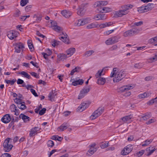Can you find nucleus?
I'll use <instances>...</instances> for the list:
<instances>
[{
  "mask_svg": "<svg viewBox=\"0 0 157 157\" xmlns=\"http://www.w3.org/2000/svg\"><path fill=\"white\" fill-rule=\"evenodd\" d=\"M133 6L131 5H124L122 7V10L115 12V14L118 17H121L124 15L128 13V11L129 9L132 8Z\"/></svg>",
  "mask_w": 157,
  "mask_h": 157,
  "instance_id": "nucleus-1",
  "label": "nucleus"
},
{
  "mask_svg": "<svg viewBox=\"0 0 157 157\" xmlns=\"http://www.w3.org/2000/svg\"><path fill=\"white\" fill-rule=\"evenodd\" d=\"M104 68L102 70H99L96 73L95 76L97 78H98L97 83L99 85H103L105 82L106 80L105 78L101 77L102 75H104L103 72Z\"/></svg>",
  "mask_w": 157,
  "mask_h": 157,
  "instance_id": "nucleus-2",
  "label": "nucleus"
},
{
  "mask_svg": "<svg viewBox=\"0 0 157 157\" xmlns=\"http://www.w3.org/2000/svg\"><path fill=\"white\" fill-rule=\"evenodd\" d=\"M125 75L126 74L124 71L117 72L114 76L115 77L113 78V81L114 82H118L124 78Z\"/></svg>",
  "mask_w": 157,
  "mask_h": 157,
  "instance_id": "nucleus-3",
  "label": "nucleus"
},
{
  "mask_svg": "<svg viewBox=\"0 0 157 157\" xmlns=\"http://www.w3.org/2000/svg\"><path fill=\"white\" fill-rule=\"evenodd\" d=\"M104 110V109L103 108H99L93 113L90 117V119L91 120L96 119L102 113Z\"/></svg>",
  "mask_w": 157,
  "mask_h": 157,
  "instance_id": "nucleus-4",
  "label": "nucleus"
},
{
  "mask_svg": "<svg viewBox=\"0 0 157 157\" xmlns=\"http://www.w3.org/2000/svg\"><path fill=\"white\" fill-rule=\"evenodd\" d=\"M10 139V138L6 139L3 143L4 150L6 152H9L11 150L12 147H13L12 145L9 144Z\"/></svg>",
  "mask_w": 157,
  "mask_h": 157,
  "instance_id": "nucleus-5",
  "label": "nucleus"
},
{
  "mask_svg": "<svg viewBox=\"0 0 157 157\" xmlns=\"http://www.w3.org/2000/svg\"><path fill=\"white\" fill-rule=\"evenodd\" d=\"M90 91V88L88 87H86L82 89L80 91V93L79 95L78 99H82Z\"/></svg>",
  "mask_w": 157,
  "mask_h": 157,
  "instance_id": "nucleus-6",
  "label": "nucleus"
},
{
  "mask_svg": "<svg viewBox=\"0 0 157 157\" xmlns=\"http://www.w3.org/2000/svg\"><path fill=\"white\" fill-rule=\"evenodd\" d=\"M18 34V32L17 31L11 30L8 32L7 36L10 39L12 40L16 37Z\"/></svg>",
  "mask_w": 157,
  "mask_h": 157,
  "instance_id": "nucleus-7",
  "label": "nucleus"
},
{
  "mask_svg": "<svg viewBox=\"0 0 157 157\" xmlns=\"http://www.w3.org/2000/svg\"><path fill=\"white\" fill-rule=\"evenodd\" d=\"M62 36L59 37V38L62 40L63 42L67 44H69L70 43L69 40L68 38H67V35L66 33L63 32H62V34H61Z\"/></svg>",
  "mask_w": 157,
  "mask_h": 157,
  "instance_id": "nucleus-8",
  "label": "nucleus"
},
{
  "mask_svg": "<svg viewBox=\"0 0 157 157\" xmlns=\"http://www.w3.org/2000/svg\"><path fill=\"white\" fill-rule=\"evenodd\" d=\"M24 47V45L22 43H20L18 44H16L14 48L15 52L17 53H19L21 50L23 49Z\"/></svg>",
  "mask_w": 157,
  "mask_h": 157,
  "instance_id": "nucleus-9",
  "label": "nucleus"
},
{
  "mask_svg": "<svg viewBox=\"0 0 157 157\" xmlns=\"http://www.w3.org/2000/svg\"><path fill=\"white\" fill-rule=\"evenodd\" d=\"M124 148L126 151L125 153H124V152H123L124 151V150H122L121 152V154L123 155H126L128 154L132 151V145H129L125 147Z\"/></svg>",
  "mask_w": 157,
  "mask_h": 157,
  "instance_id": "nucleus-10",
  "label": "nucleus"
},
{
  "mask_svg": "<svg viewBox=\"0 0 157 157\" xmlns=\"http://www.w3.org/2000/svg\"><path fill=\"white\" fill-rule=\"evenodd\" d=\"M11 118L9 114H6L1 119V121L4 123H7L9 122Z\"/></svg>",
  "mask_w": 157,
  "mask_h": 157,
  "instance_id": "nucleus-11",
  "label": "nucleus"
},
{
  "mask_svg": "<svg viewBox=\"0 0 157 157\" xmlns=\"http://www.w3.org/2000/svg\"><path fill=\"white\" fill-rule=\"evenodd\" d=\"M39 128L38 127H35L31 128L29 131V136L30 137H33L37 133V132L39 130Z\"/></svg>",
  "mask_w": 157,
  "mask_h": 157,
  "instance_id": "nucleus-12",
  "label": "nucleus"
},
{
  "mask_svg": "<svg viewBox=\"0 0 157 157\" xmlns=\"http://www.w3.org/2000/svg\"><path fill=\"white\" fill-rule=\"evenodd\" d=\"M42 16L40 13H37L34 14L33 17L36 22H39L41 20Z\"/></svg>",
  "mask_w": 157,
  "mask_h": 157,
  "instance_id": "nucleus-13",
  "label": "nucleus"
},
{
  "mask_svg": "<svg viewBox=\"0 0 157 157\" xmlns=\"http://www.w3.org/2000/svg\"><path fill=\"white\" fill-rule=\"evenodd\" d=\"M86 105L87 104L85 103H82L80 106L78 107L77 109V111L80 112L83 111L87 108Z\"/></svg>",
  "mask_w": 157,
  "mask_h": 157,
  "instance_id": "nucleus-14",
  "label": "nucleus"
},
{
  "mask_svg": "<svg viewBox=\"0 0 157 157\" xmlns=\"http://www.w3.org/2000/svg\"><path fill=\"white\" fill-rule=\"evenodd\" d=\"M75 49L74 48H71L67 49L66 51V52L67 55L69 56L68 57H69L75 53Z\"/></svg>",
  "mask_w": 157,
  "mask_h": 157,
  "instance_id": "nucleus-15",
  "label": "nucleus"
},
{
  "mask_svg": "<svg viewBox=\"0 0 157 157\" xmlns=\"http://www.w3.org/2000/svg\"><path fill=\"white\" fill-rule=\"evenodd\" d=\"M51 23H52V27L54 28L53 29L55 31L57 32H59L62 30V28L60 26H58L56 23H54L53 22H51Z\"/></svg>",
  "mask_w": 157,
  "mask_h": 157,
  "instance_id": "nucleus-16",
  "label": "nucleus"
},
{
  "mask_svg": "<svg viewBox=\"0 0 157 157\" xmlns=\"http://www.w3.org/2000/svg\"><path fill=\"white\" fill-rule=\"evenodd\" d=\"M132 88L133 87L132 86L129 85H127L121 87L120 89V90L121 92H123L126 90L132 89Z\"/></svg>",
  "mask_w": 157,
  "mask_h": 157,
  "instance_id": "nucleus-17",
  "label": "nucleus"
},
{
  "mask_svg": "<svg viewBox=\"0 0 157 157\" xmlns=\"http://www.w3.org/2000/svg\"><path fill=\"white\" fill-rule=\"evenodd\" d=\"M61 13L66 18H68L72 14L71 12L67 11L66 10H63L61 12Z\"/></svg>",
  "mask_w": 157,
  "mask_h": 157,
  "instance_id": "nucleus-18",
  "label": "nucleus"
},
{
  "mask_svg": "<svg viewBox=\"0 0 157 157\" xmlns=\"http://www.w3.org/2000/svg\"><path fill=\"white\" fill-rule=\"evenodd\" d=\"M56 95L57 94L53 93V91L50 92L48 96V98H49V100L51 101H54L55 97Z\"/></svg>",
  "mask_w": 157,
  "mask_h": 157,
  "instance_id": "nucleus-19",
  "label": "nucleus"
},
{
  "mask_svg": "<svg viewBox=\"0 0 157 157\" xmlns=\"http://www.w3.org/2000/svg\"><path fill=\"white\" fill-rule=\"evenodd\" d=\"M148 8L147 7H146L145 6H142L138 8V11L140 13H143L147 11V9Z\"/></svg>",
  "mask_w": 157,
  "mask_h": 157,
  "instance_id": "nucleus-20",
  "label": "nucleus"
},
{
  "mask_svg": "<svg viewBox=\"0 0 157 157\" xmlns=\"http://www.w3.org/2000/svg\"><path fill=\"white\" fill-rule=\"evenodd\" d=\"M84 82V80L82 79H79L77 80H75L73 81L72 84L74 86H76L77 85H82Z\"/></svg>",
  "mask_w": 157,
  "mask_h": 157,
  "instance_id": "nucleus-21",
  "label": "nucleus"
},
{
  "mask_svg": "<svg viewBox=\"0 0 157 157\" xmlns=\"http://www.w3.org/2000/svg\"><path fill=\"white\" fill-rule=\"evenodd\" d=\"M97 150V148L90 147L89 150L87 151V154L89 156H91L94 154Z\"/></svg>",
  "mask_w": 157,
  "mask_h": 157,
  "instance_id": "nucleus-22",
  "label": "nucleus"
},
{
  "mask_svg": "<svg viewBox=\"0 0 157 157\" xmlns=\"http://www.w3.org/2000/svg\"><path fill=\"white\" fill-rule=\"evenodd\" d=\"M155 148H154L153 149V147H149L147 148L146 149V151H147V156L150 155H151L152 153H153L154 151L155 150Z\"/></svg>",
  "mask_w": 157,
  "mask_h": 157,
  "instance_id": "nucleus-23",
  "label": "nucleus"
},
{
  "mask_svg": "<svg viewBox=\"0 0 157 157\" xmlns=\"http://www.w3.org/2000/svg\"><path fill=\"white\" fill-rule=\"evenodd\" d=\"M81 68L79 67H76L71 71L70 75H73L75 72H79L81 71Z\"/></svg>",
  "mask_w": 157,
  "mask_h": 157,
  "instance_id": "nucleus-24",
  "label": "nucleus"
},
{
  "mask_svg": "<svg viewBox=\"0 0 157 157\" xmlns=\"http://www.w3.org/2000/svg\"><path fill=\"white\" fill-rule=\"evenodd\" d=\"M19 118L20 119L21 118L25 122L29 121L30 118L29 117L23 114H21L20 115Z\"/></svg>",
  "mask_w": 157,
  "mask_h": 157,
  "instance_id": "nucleus-25",
  "label": "nucleus"
},
{
  "mask_svg": "<svg viewBox=\"0 0 157 157\" xmlns=\"http://www.w3.org/2000/svg\"><path fill=\"white\" fill-rule=\"evenodd\" d=\"M98 24H96L94 23H93L87 25L86 28L88 29H93L98 27Z\"/></svg>",
  "mask_w": 157,
  "mask_h": 157,
  "instance_id": "nucleus-26",
  "label": "nucleus"
},
{
  "mask_svg": "<svg viewBox=\"0 0 157 157\" xmlns=\"http://www.w3.org/2000/svg\"><path fill=\"white\" fill-rule=\"evenodd\" d=\"M132 118L131 115L124 117L121 118V120L124 122H126L127 121H129Z\"/></svg>",
  "mask_w": 157,
  "mask_h": 157,
  "instance_id": "nucleus-27",
  "label": "nucleus"
},
{
  "mask_svg": "<svg viewBox=\"0 0 157 157\" xmlns=\"http://www.w3.org/2000/svg\"><path fill=\"white\" fill-rule=\"evenodd\" d=\"M134 35L131 29L125 32L124 33L123 36L125 37L128 36H132Z\"/></svg>",
  "mask_w": 157,
  "mask_h": 157,
  "instance_id": "nucleus-28",
  "label": "nucleus"
},
{
  "mask_svg": "<svg viewBox=\"0 0 157 157\" xmlns=\"http://www.w3.org/2000/svg\"><path fill=\"white\" fill-rule=\"evenodd\" d=\"M151 94V93L145 92L143 94H140L139 96L140 98H144L145 97H147L150 96Z\"/></svg>",
  "mask_w": 157,
  "mask_h": 157,
  "instance_id": "nucleus-29",
  "label": "nucleus"
},
{
  "mask_svg": "<svg viewBox=\"0 0 157 157\" xmlns=\"http://www.w3.org/2000/svg\"><path fill=\"white\" fill-rule=\"evenodd\" d=\"M85 11L84 9L81 8H79L77 12V13L78 15L80 16L83 15Z\"/></svg>",
  "mask_w": 157,
  "mask_h": 157,
  "instance_id": "nucleus-30",
  "label": "nucleus"
},
{
  "mask_svg": "<svg viewBox=\"0 0 157 157\" xmlns=\"http://www.w3.org/2000/svg\"><path fill=\"white\" fill-rule=\"evenodd\" d=\"M24 104V102H22L21 104H20L19 105H17V107L20 109L24 110L26 108V106Z\"/></svg>",
  "mask_w": 157,
  "mask_h": 157,
  "instance_id": "nucleus-31",
  "label": "nucleus"
},
{
  "mask_svg": "<svg viewBox=\"0 0 157 157\" xmlns=\"http://www.w3.org/2000/svg\"><path fill=\"white\" fill-rule=\"evenodd\" d=\"M94 52L93 50H89L86 52L84 55V56L87 57L90 56Z\"/></svg>",
  "mask_w": 157,
  "mask_h": 157,
  "instance_id": "nucleus-32",
  "label": "nucleus"
},
{
  "mask_svg": "<svg viewBox=\"0 0 157 157\" xmlns=\"http://www.w3.org/2000/svg\"><path fill=\"white\" fill-rule=\"evenodd\" d=\"M20 74L23 75L25 77L28 79H30L31 78L30 75L25 71H21L20 72Z\"/></svg>",
  "mask_w": 157,
  "mask_h": 157,
  "instance_id": "nucleus-33",
  "label": "nucleus"
},
{
  "mask_svg": "<svg viewBox=\"0 0 157 157\" xmlns=\"http://www.w3.org/2000/svg\"><path fill=\"white\" fill-rule=\"evenodd\" d=\"M97 4V6H101L107 5V2L105 1H100L98 2Z\"/></svg>",
  "mask_w": 157,
  "mask_h": 157,
  "instance_id": "nucleus-34",
  "label": "nucleus"
},
{
  "mask_svg": "<svg viewBox=\"0 0 157 157\" xmlns=\"http://www.w3.org/2000/svg\"><path fill=\"white\" fill-rule=\"evenodd\" d=\"M68 127L67 125H65L64 124H62L58 128L61 131H63V130H66Z\"/></svg>",
  "mask_w": 157,
  "mask_h": 157,
  "instance_id": "nucleus-35",
  "label": "nucleus"
},
{
  "mask_svg": "<svg viewBox=\"0 0 157 157\" xmlns=\"http://www.w3.org/2000/svg\"><path fill=\"white\" fill-rule=\"evenodd\" d=\"M52 139L55 140H57L59 141H61L63 140V138L59 136H52Z\"/></svg>",
  "mask_w": 157,
  "mask_h": 157,
  "instance_id": "nucleus-36",
  "label": "nucleus"
},
{
  "mask_svg": "<svg viewBox=\"0 0 157 157\" xmlns=\"http://www.w3.org/2000/svg\"><path fill=\"white\" fill-rule=\"evenodd\" d=\"M60 43V41L54 40L52 42V45L53 46L55 47L56 46L59 45Z\"/></svg>",
  "mask_w": 157,
  "mask_h": 157,
  "instance_id": "nucleus-37",
  "label": "nucleus"
},
{
  "mask_svg": "<svg viewBox=\"0 0 157 157\" xmlns=\"http://www.w3.org/2000/svg\"><path fill=\"white\" fill-rule=\"evenodd\" d=\"M111 38L113 44H114L118 41V40L119 39L120 37L117 36H114L111 37Z\"/></svg>",
  "mask_w": 157,
  "mask_h": 157,
  "instance_id": "nucleus-38",
  "label": "nucleus"
},
{
  "mask_svg": "<svg viewBox=\"0 0 157 157\" xmlns=\"http://www.w3.org/2000/svg\"><path fill=\"white\" fill-rule=\"evenodd\" d=\"M117 68H114L113 69V70L112 72L110 75L111 77H112L114 76L117 72H118V71H117Z\"/></svg>",
  "mask_w": 157,
  "mask_h": 157,
  "instance_id": "nucleus-39",
  "label": "nucleus"
},
{
  "mask_svg": "<svg viewBox=\"0 0 157 157\" xmlns=\"http://www.w3.org/2000/svg\"><path fill=\"white\" fill-rule=\"evenodd\" d=\"M152 141L151 140H147L145 141L144 142V143L143 144L142 146L143 147L145 146H147L149 144H150Z\"/></svg>",
  "mask_w": 157,
  "mask_h": 157,
  "instance_id": "nucleus-40",
  "label": "nucleus"
},
{
  "mask_svg": "<svg viewBox=\"0 0 157 157\" xmlns=\"http://www.w3.org/2000/svg\"><path fill=\"white\" fill-rule=\"evenodd\" d=\"M83 21H82V19H79L78 20V22L77 23H76V25L79 26L81 25H84V24L83 23Z\"/></svg>",
  "mask_w": 157,
  "mask_h": 157,
  "instance_id": "nucleus-41",
  "label": "nucleus"
},
{
  "mask_svg": "<svg viewBox=\"0 0 157 157\" xmlns=\"http://www.w3.org/2000/svg\"><path fill=\"white\" fill-rule=\"evenodd\" d=\"M47 145L49 147H52L54 145L53 142L51 140H48L47 143Z\"/></svg>",
  "mask_w": 157,
  "mask_h": 157,
  "instance_id": "nucleus-42",
  "label": "nucleus"
},
{
  "mask_svg": "<svg viewBox=\"0 0 157 157\" xmlns=\"http://www.w3.org/2000/svg\"><path fill=\"white\" fill-rule=\"evenodd\" d=\"M105 43L107 45L112 44H113L111 38H110L107 40L105 41Z\"/></svg>",
  "mask_w": 157,
  "mask_h": 157,
  "instance_id": "nucleus-43",
  "label": "nucleus"
},
{
  "mask_svg": "<svg viewBox=\"0 0 157 157\" xmlns=\"http://www.w3.org/2000/svg\"><path fill=\"white\" fill-rule=\"evenodd\" d=\"M82 19L84 25L89 23L91 20L89 18H85Z\"/></svg>",
  "mask_w": 157,
  "mask_h": 157,
  "instance_id": "nucleus-44",
  "label": "nucleus"
},
{
  "mask_svg": "<svg viewBox=\"0 0 157 157\" xmlns=\"http://www.w3.org/2000/svg\"><path fill=\"white\" fill-rule=\"evenodd\" d=\"M21 12L18 10H17L13 14V16L15 17H18L21 15Z\"/></svg>",
  "mask_w": 157,
  "mask_h": 157,
  "instance_id": "nucleus-45",
  "label": "nucleus"
},
{
  "mask_svg": "<svg viewBox=\"0 0 157 157\" xmlns=\"http://www.w3.org/2000/svg\"><path fill=\"white\" fill-rule=\"evenodd\" d=\"M28 0H21L20 3L21 5L22 6H25L28 3Z\"/></svg>",
  "mask_w": 157,
  "mask_h": 157,
  "instance_id": "nucleus-46",
  "label": "nucleus"
},
{
  "mask_svg": "<svg viewBox=\"0 0 157 157\" xmlns=\"http://www.w3.org/2000/svg\"><path fill=\"white\" fill-rule=\"evenodd\" d=\"M103 12L102 13H107L111 11V9L107 7H103L102 8Z\"/></svg>",
  "mask_w": 157,
  "mask_h": 157,
  "instance_id": "nucleus-47",
  "label": "nucleus"
},
{
  "mask_svg": "<svg viewBox=\"0 0 157 157\" xmlns=\"http://www.w3.org/2000/svg\"><path fill=\"white\" fill-rule=\"evenodd\" d=\"M67 54H60V56L59 57L61 60H64V59H66L67 58L68 56H67Z\"/></svg>",
  "mask_w": 157,
  "mask_h": 157,
  "instance_id": "nucleus-48",
  "label": "nucleus"
},
{
  "mask_svg": "<svg viewBox=\"0 0 157 157\" xmlns=\"http://www.w3.org/2000/svg\"><path fill=\"white\" fill-rule=\"evenodd\" d=\"M14 102L17 103V105H19L20 104H21V103L22 102L21 101L22 99L20 98H16L14 100Z\"/></svg>",
  "mask_w": 157,
  "mask_h": 157,
  "instance_id": "nucleus-49",
  "label": "nucleus"
},
{
  "mask_svg": "<svg viewBox=\"0 0 157 157\" xmlns=\"http://www.w3.org/2000/svg\"><path fill=\"white\" fill-rule=\"evenodd\" d=\"M28 44L29 47L31 51H33L32 48H33V45L30 40H28Z\"/></svg>",
  "mask_w": 157,
  "mask_h": 157,
  "instance_id": "nucleus-50",
  "label": "nucleus"
},
{
  "mask_svg": "<svg viewBox=\"0 0 157 157\" xmlns=\"http://www.w3.org/2000/svg\"><path fill=\"white\" fill-rule=\"evenodd\" d=\"M114 31V29H112L111 30H108L105 32L104 33V34L105 35H108L112 33Z\"/></svg>",
  "mask_w": 157,
  "mask_h": 157,
  "instance_id": "nucleus-51",
  "label": "nucleus"
},
{
  "mask_svg": "<svg viewBox=\"0 0 157 157\" xmlns=\"http://www.w3.org/2000/svg\"><path fill=\"white\" fill-rule=\"evenodd\" d=\"M151 117V116L150 114H147L145 115L142 117V118L144 120H146L147 119H149Z\"/></svg>",
  "mask_w": 157,
  "mask_h": 157,
  "instance_id": "nucleus-52",
  "label": "nucleus"
},
{
  "mask_svg": "<svg viewBox=\"0 0 157 157\" xmlns=\"http://www.w3.org/2000/svg\"><path fill=\"white\" fill-rule=\"evenodd\" d=\"M144 150H141L140 151H139L137 152L136 153V155L137 156H138V157H140L144 154Z\"/></svg>",
  "mask_w": 157,
  "mask_h": 157,
  "instance_id": "nucleus-53",
  "label": "nucleus"
},
{
  "mask_svg": "<svg viewBox=\"0 0 157 157\" xmlns=\"http://www.w3.org/2000/svg\"><path fill=\"white\" fill-rule=\"evenodd\" d=\"M153 4L148 3L147 6H145L146 7H147L148 8L147 9V11L151 10L152 8L153 7Z\"/></svg>",
  "mask_w": 157,
  "mask_h": 157,
  "instance_id": "nucleus-54",
  "label": "nucleus"
},
{
  "mask_svg": "<svg viewBox=\"0 0 157 157\" xmlns=\"http://www.w3.org/2000/svg\"><path fill=\"white\" fill-rule=\"evenodd\" d=\"M31 75L33 76L34 77L36 78H39V76L38 75H37V74L34 72H32L30 73Z\"/></svg>",
  "mask_w": 157,
  "mask_h": 157,
  "instance_id": "nucleus-55",
  "label": "nucleus"
},
{
  "mask_svg": "<svg viewBox=\"0 0 157 157\" xmlns=\"http://www.w3.org/2000/svg\"><path fill=\"white\" fill-rule=\"evenodd\" d=\"M46 109L45 108H43L39 112V114L42 115H43L45 112Z\"/></svg>",
  "mask_w": 157,
  "mask_h": 157,
  "instance_id": "nucleus-56",
  "label": "nucleus"
},
{
  "mask_svg": "<svg viewBox=\"0 0 157 157\" xmlns=\"http://www.w3.org/2000/svg\"><path fill=\"white\" fill-rule=\"evenodd\" d=\"M32 6L31 5H28L25 8V11L27 12H29L31 11Z\"/></svg>",
  "mask_w": 157,
  "mask_h": 157,
  "instance_id": "nucleus-57",
  "label": "nucleus"
},
{
  "mask_svg": "<svg viewBox=\"0 0 157 157\" xmlns=\"http://www.w3.org/2000/svg\"><path fill=\"white\" fill-rule=\"evenodd\" d=\"M143 23V21H140L138 22L134 23V25L137 26H139L142 25Z\"/></svg>",
  "mask_w": 157,
  "mask_h": 157,
  "instance_id": "nucleus-58",
  "label": "nucleus"
},
{
  "mask_svg": "<svg viewBox=\"0 0 157 157\" xmlns=\"http://www.w3.org/2000/svg\"><path fill=\"white\" fill-rule=\"evenodd\" d=\"M157 99V98H155L154 99H151V100H150L147 102V104L150 105H152L155 102V100Z\"/></svg>",
  "mask_w": 157,
  "mask_h": 157,
  "instance_id": "nucleus-59",
  "label": "nucleus"
},
{
  "mask_svg": "<svg viewBox=\"0 0 157 157\" xmlns=\"http://www.w3.org/2000/svg\"><path fill=\"white\" fill-rule=\"evenodd\" d=\"M156 42H157V41L156 40L155 37L151 38L149 40V43H153Z\"/></svg>",
  "mask_w": 157,
  "mask_h": 157,
  "instance_id": "nucleus-60",
  "label": "nucleus"
},
{
  "mask_svg": "<svg viewBox=\"0 0 157 157\" xmlns=\"http://www.w3.org/2000/svg\"><path fill=\"white\" fill-rule=\"evenodd\" d=\"M98 26L100 27V29H101L107 27L105 22L99 25H98Z\"/></svg>",
  "mask_w": 157,
  "mask_h": 157,
  "instance_id": "nucleus-61",
  "label": "nucleus"
},
{
  "mask_svg": "<svg viewBox=\"0 0 157 157\" xmlns=\"http://www.w3.org/2000/svg\"><path fill=\"white\" fill-rule=\"evenodd\" d=\"M30 91L32 94L35 97H37L38 96L37 93L36 92L35 90H34L33 89H30Z\"/></svg>",
  "mask_w": 157,
  "mask_h": 157,
  "instance_id": "nucleus-62",
  "label": "nucleus"
},
{
  "mask_svg": "<svg viewBox=\"0 0 157 157\" xmlns=\"http://www.w3.org/2000/svg\"><path fill=\"white\" fill-rule=\"evenodd\" d=\"M24 83L23 80L19 78L17 79V83L18 84H22Z\"/></svg>",
  "mask_w": 157,
  "mask_h": 157,
  "instance_id": "nucleus-63",
  "label": "nucleus"
},
{
  "mask_svg": "<svg viewBox=\"0 0 157 157\" xmlns=\"http://www.w3.org/2000/svg\"><path fill=\"white\" fill-rule=\"evenodd\" d=\"M0 157H11V155L8 153H4Z\"/></svg>",
  "mask_w": 157,
  "mask_h": 157,
  "instance_id": "nucleus-64",
  "label": "nucleus"
}]
</instances>
